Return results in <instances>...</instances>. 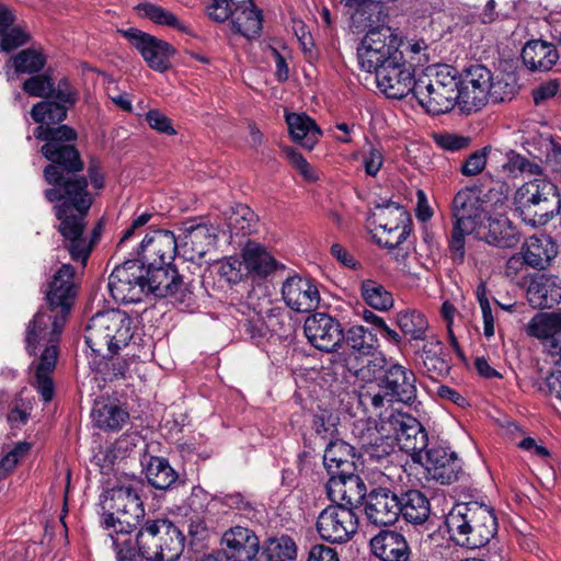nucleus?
Masks as SVG:
<instances>
[{
    "instance_id": "obj_45",
    "label": "nucleus",
    "mask_w": 561,
    "mask_h": 561,
    "mask_svg": "<svg viewBox=\"0 0 561 561\" xmlns=\"http://www.w3.org/2000/svg\"><path fill=\"white\" fill-rule=\"evenodd\" d=\"M248 2L249 0H211L207 7V12L209 18L217 23L230 20V23L240 25L239 15L247 13V11H240V9Z\"/></svg>"
},
{
    "instance_id": "obj_37",
    "label": "nucleus",
    "mask_w": 561,
    "mask_h": 561,
    "mask_svg": "<svg viewBox=\"0 0 561 561\" xmlns=\"http://www.w3.org/2000/svg\"><path fill=\"white\" fill-rule=\"evenodd\" d=\"M424 342L421 358L424 368L430 374L431 378H438L447 375L450 369V365L446 358L447 353L443 343L435 336H431Z\"/></svg>"
},
{
    "instance_id": "obj_24",
    "label": "nucleus",
    "mask_w": 561,
    "mask_h": 561,
    "mask_svg": "<svg viewBox=\"0 0 561 561\" xmlns=\"http://www.w3.org/2000/svg\"><path fill=\"white\" fill-rule=\"evenodd\" d=\"M365 514L369 523L375 526L393 524L400 515L398 495L387 488L374 489L367 495Z\"/></svg>"
},
{
    "instance_id": "obj_43",
    "label": "nucleus",
    "mask_w": 561,
    "mask_h": 561,
    "mask_svg": "<svg viewBox=\"0 0 561 561\" xmlns=\"http://www.w3.org/2000/svg\"><path fill=\"white\" fill-rule=\"evenodd\" d=\"M148 482L156 489L167 490L178 479V474L164 458L152 457L146 469Z\"/></svg>"
},
{
    "instance_id": "obj_13",
    "label": "nucleus",
    "mask_w": 561,
    "mask_h": 561,
    "mask_svg": "<svg viewBox=\"0 0 561 561\" xmlns=\"http://www.w3.org/2000/svg\"><path fill=\"white\" fill-rule=\"evenodd\" d=\"M358 518L350 507L330 505L318 516L317 530L323 540L345 542L357 530Z\"/></svg>"
},
{
    "instance_id": "obj_1",
    "label": "nucleus",
    "mask_w": 561,
    "mask_h": 561,
    "mask_svg": "<svg viewBox=\"0 0 561 561\" xmlns=\"http://www.w3.org/2000/svg\"><path fill=\"white\" fill-rule=\"evenodd\" d=\"M68 110L67 105L58 102L42 101L32 107L31 116L39 124L34 130V137L46 142L42 153L51 161L44 169L45 181L51 186L44 191V196L55 204L58 231L64 237L71 259L84 265L93 245L84 234L85 217L93 196L88 190L87 178L76 174L83 169L78 150L73 145L66 144L75 140L77 133L67 125L50 127L61 123Z\"/></svg>"
},
{
    "instance_id": "obj_26",
    "label": "nucleus",
    "mask_w": 561,
    "mask_h": 561,
    "mask_svg": "<svg viewBox=\"0 0 561 561\" xmlns=\"http://www.w3.org/2000/svg\"><path fill=\"white\" fill-rule=\"evenodd\" d=\"M222 543L228 559L233 561H252L260 550V540L249 528L236 526L222 536Z\"/></svg>"
},
{
    "instance_id": "obj_27",
    "label": "nucleus",
    "mask_w": 561,
    "mask_h": 561,
    "mask_svg": "<svg viewBox=\"0 0 561 561\" xmlns=\"http://www.w3.org/2000/svg\"><path fill=\"white\" fill-rule=\"evenodd\" d=\"M474 234L488 244L502 249L514 248L520 240L517 228L504 215L488 218V225L482 224Z\"/></svg>"
},
{
    "instance_id": "obj_33",
    "label": "nucleus",
    "mask_w": 561,
    "mask_h": 561,
    "mask_svg": "<svg viewBox=\"0 0 561 561\" xmlns=\"http://www.w3.org/2000/svg\"><path fill=\"white\" fill-rule=\"evenodd\" d=\"M285 118L293 140L308 150L313 149L322 134L316 122L305 113H289Z\"/></svg>"
},
{
    "instance_id": "obj_16",
    "label": "nucleus",
    "mask_w": 561,
    "mask_h": 561,
    "mask_svg": "<svg viewBox=\"0 0 561 561\" xmlns=\"http://www.w3.org/2000/svg\"><path fill=\"white\" fill-rule=\"evenodd\" d=\"M374 222L378 231L396 232L393 238L379 237L378 243L388 249H394L399 244H403L412 231L409 213L402 206L392 202L377 207V211L374 214Z\"/></svg>"
},
{
    "instance_id": "obj_56",
    "label": "nucleus",
    "mask_w": 561,
    "mask_h": 561,
    "mask_svg": "<svg viewBox=\"0 0 561 561\" xmlns=\"http://www.w3.org/2000/svg\"><path fill=\"white\" fill-rule=\"evenodd\" d=\"M385 161L383 150L380 146L368 144L362 153V165L366 175L375 178Z\"/></svg>"
},
{
    "instance_id": "obj_10",
    "label": "nucleus",
    "mask_w": 561,
    "mask_h": 561,
    "mask_svg": "<svg viewBox=\"0 0 561 561\" xmlns=\"http://www.w3.org/2000/svg\"><path fill=\"white\" fill-rule=\"evenodd\" d=\"M145 265L138 260L125 261L108 277L112 297L123 304H135L145 296Z\"/></svg>"
},
{
    "instance_id": "obj_61",
    "label": "nucleus",
    "mask_w": 561,
    "mask_h": 561,
    "mask_svg": "<svg viewBox=\"0 0 561 561\" xmlns=\"http://www.w3.org/2000/svg\"><path fill=\"white\" fill-rule=\"evenodd\" d=\"M146 121L152 129L159 133L167 135L175 134V129L173 128L170 118L158 110H150L146 114Z\"/></svg>"
},
{
    "instance_id": "obj_62",
    "label": "nucleus",
    "mask_w": 561,
    "mask_h": 561,
    "mask_svg": "<svg viewBox=\"0 0 561 561\" xmlns=\"http://www.w3.org/2000/svg\"><path fill=\"white\" fill-rule=\"evenodd\" d=\"M307 561H340V559L335 549L325 545H316L310 549Z\"/></svg>"
},
{
    "instance_id": "obj_15",
    "label": "nucleus",
    "mask_w": 561,
    "mask_h": 561,
    "mask_svg": "<svg viewBox=\"0 0 561 561\" xmlns=\"http://www.w3.org/2000/svg\"><path fill=\"white\" fill-rule=\"evenodd\" d=\"M145 295L152 294L157 297H173L176 302L184 304L191 300V291L176 270L168 265H145Z\"/></svg>"
},
{
    "instance_id": "obj_59",
    "label": "nucleus",
    "mask_w": 561,
    "mask_h": 561,
    "mask_svg": "<svg viewBox=\"0 0 561 561\" xmlns=\"http://www.w3.org/2000/svg\"><path fill=\"white\" fill-rule=\"evenodd\" d=\"M489 150V147H484L470 153L461 165L460 171L462 175L476 176L480 174L486 165V157Z\"/></svg>"
},
{
    "instance_id": "obj_54",
    "label": "nucleus",
    "mask_w": 561,
    "mask_h": 561,
    "mask_svg": "<svg viewBox=\"0 0 561 561\" xmlns=\"http://www.w3.org/2000/svg\"><path fill=\"white\" fill-rule=\"evenodd\" d=\"M255 215L248 206H239L230 217L229 226L236 234H250L255 224Z\"/></svg>"
},
{
    "instance_id": "obj_22",
    "label": "nucleus",
    "mask_w": 561,
    "mask_h": 561,
    "mask_svg": "<svg viewBox=\"0 0 561 561\" xmlns=\"http://www.w3.org/2000/svg\"><path fill=\"white\" fill-rule=\"evenodd\" d=\"M328 497L332 503L352 511L362 504L367 490L363 479L352 471L331 476L325 484Z\"/></svg>"
},
{
    "instance_id": "obj_5",
    "label": "nucleus",
    "mask_w": 561,
    "mask_h": 561,
    "mask_svg": "<svg viewBox=\"0 0 561 561\" xmlns=\"http://www.w3.org/2000/svg\"><path fill=\"white\" fill-rule=\"evenodd\" d=\"M457 70L447 65L427 67L415 80L414 96L428 113L439 115L459 104Z\"/></svg>"
},
{
    "instance_id": "obj_8",
    "label": "nucleus",
    "mask_w": 561,
    "mask_h": 561,
    "mask_svg": "<svg viewBox=\"0 0 561 561\" xmlns=\"http://www.w3.org/2000/svg\"><path fill=\"white\" fill-rule=\"evenodd\" d=\"M454 226L449 239V250L454 261L462 262L465 257V238L476 233L486 218L484 202L476 188L460 190L451 204Z\"/></svg>"
},
{
    "instance_id": "obj_55",
    "label": "nucleus",
    "mask_w": 561,
    "mask_h": 561,
    "mask_svg": "<svg viewBox=\"0 0 561 561\" xmlns=\"http://www.w3.org/2000/svg\"><path fill=\"white\" fill-rule=\"evenodd\" d=\"M23 91L30 96L48 98L54 92V81L48 75L32 76L23 83Z\"/></svg>"
},
{
    "instance_id": "obj_2",
    "label": "nucleus",
    "mask_w": 561,
    "mask_h": 561,
    "mask_svg": "<svg viewBox=\"0 0 561 561\" xmlns=\"http://www.w3.org/2000/svg\"><path fill=\"white\" fill-rule=\"evenodd\" d=\"M73 276V267L62 264L46 291L48 306L37 311L26 330L25 342L30 354H34L38 345H45L35 368V387L46 402L54 396L50 375L56 367L59 336L76 296Z\"/></svg>"
},
{
    "instance_id": "obj_20",
    "label": "nucleus",
    "mask_w": 561,
    "mask_h": 561,
    "mask_svg": "<svg viewBox=\"0 0 561 561\" xmlns=\"http://www.w3.org/2000/svg\"><path fill=\"white\" fill-rule=\"evenodd\" d=\"M304 331L310 344L323 352L335 351L344 339L341 323L331 316L321 312L306 319Z\"/></svg>"
},
{
    "instance_id": "obj_34",
    "label": "nucleus",
    "mask_w": 561,
    "mask_h": 561,
    "mask_svg": "<svg viewBox=\"0 0 561 561\" xmlns=\"http://www.w3.org/2000/svg\"><path fill=\"white\" fill-rule=\"evenodd\" d=\"M354 458L355 448L344 440L336 439L327 445L323 462L331 476H337L353 470Z\"/></svg>"
},
{
    "instance_id": "obj_52",
    "label": "nucleus",
    "mask_w": 561,
    "mask_h": 561,
    "mask_svg": "<svg viewBox=\"0 0 561 561\" xmlns=\"http://www.w3.org/2000/svg\"><path fill=\"white\" fill-rule=\"evenodd\" d=\"M137 10L141 15L149 19L153 23L172 26L181 31H186L185 26L172 12L167 11L160 5L150 2H144L137 5Z\"/></svg>"
},
{
    "instance_id": "obj_47",
    "label": "nucleus",
    "mask_w": 561,
    "mask_h": 561,
    "mask_svg": "<svg viewBox=\"0 0 561 561\" xmlns=\"http://www.w3.org/2000/svg\"><path fill=\"white\" fill-rule=\"evenodd\" d=\"M397 323L402 333L410 336L411 340H427L426 331L428 329V322L421 312L416 310L400 312L397 318Z\"/></svg>"
},
{
    "instance_id": "obj_9",
    "label": "nucleus",
    "mask_w": 561,
    "mask_h": 561,
    "mask_svg": "<svg viewBox=\"0 0 561 561\" xmlns=\"http://www.w3.org/2000/svg\"><path fill=\"white\" fill-rule=\"evenodd\" d=\"M401 39L389 27L370 30L357 47V59L362 70L375 73L387 64H394L402 54Z\"/></svg>"
},
{
    "instance_id": "obj_63",
    "label": "nucleus",
    "mask_w": 561,
    "mask_h": 561,
    "mask_svg": "<svg viewBox=\"0 0 561 561\" xmlns=\"http://www.w3.org/2000/svg\"><path fill=\"white\" fill-rule=\"evenodd\" d=\"M220 503L229 508L238 511H247L251 508L250 502L242 493L233 492L225 494L220 497Z\"/></svg>"
},
{
    "instance_id": "obj_57",
    "label": "nucleus",
    "mask_w": 561,
    "mask_h": 561,
    "mask_svg": "<svg viewBox=\"0 0 561 561\" xmlns=\"http://www.w3.org/2000/svg\"><path fill=\"white\" fill-rule=\"evenodd\" d=\"M434 142L442 149L447 151H459L470 146L471 138L458 135L456 133H435L433 135Z\"/></svg>"
},
{
    "instance_id": "obj_38",
    "label": "nucleus",
    "mask_w": 561,
    "mask_h": 561,
    "mask_svg": "<svg viewBox=\"0 0 561 561\" xmlns=\"http://www.w3.org/2000/svg\"><path fill=\"white\" fill-rule=\"evenodd\" d=\"M161 522L163 519L148 520L139 530L136 538L138 551L135 550V552L140 561L142 558L148 561H159Z\"/></svg>"
},
{
    "instance_id": "obj_44",
    "label": "nucleus",
    "mask_w": 561,
    "mask_h": 561,
    "mask_svg": "<svg viewBox=\"0 0 561 561\" xmlns=\"http://www.w3.org/2000/svg\"><path fill=\"white\" fill-rule=\"evenodd\" d=\"M360 294L365 302L379 311H387L393 306V297L386 287L373 279H364L360 284Z\"/></svg>"
},
{
    "instance_id": "obj_4",
    "label": "nucleus",
    "mask_w": 561,
    "mask_h": 561,
    "mask_svg": "<svg viewBox=\"0 0 561 561\" xmlns=\"http://www.w3.org/2000/svg\"><path fill=\"white\" fill-rule=\"evenodd\" d=\"M450 539L458 546L477 549L485 546L497 533L492 507L479 503H458L446 517Z\"/></svg>"
},
{
    "instance_id": "obj_29",
    "label": "nucleus",
    "mask_w": 561,
    "mask_h": 561,
    "mask_svg": "<svg viewBox=\"0 0 561 561\" xmlns=\"http://www.w3.org/2000/svg\"><path fill=\"white\" fill-rule=\"evenodd\" d=\"M527 297L534 308H552L561 302V279L553 275H539L530 282Z\"/></svg>"
},
{
    "instance_id": "obj_7",
    "label": "nucleus",
    "mask_w": 561,
    "mask_h": 561,
    "mask_svg": "<svg viewBox=\"0 0 561 561\" xmlns=\"http://www.w3.org/2000/svg\"><path fill=\"white\" fill-rule=\"evenodd\" d=\"M514 205L526 224L534 227L543 226L560 213L561 197L553 183L545 179H535L516 190Z\"/></svg>"
},
{
    "instance_id": "obj_39",
    "label": "nucleus",
    "mask_w": 561,
    "mask_h": 561,
    "mask_svg": "<svg viewBox=\"0 0 561 561\" xmlns=\"http://www.w3.org/2000/svg\"><path fill=\"white\" fill-rule=\"evenodd\" d=\"M161 535L159 545V561H175L184 549V536L171 522H161Z\"/></svg>"
},
{
    "instance_id": "obj_12",
    "label": "nucleus",
    "mask_w": 561,
    "mask_h": 561,
    "mask_svg": "<svg viewBox=\"0 0 561 561\" xmlns=\"http://www.w3.org/2000/svg\"><path fill=\"white\" fill-rule=\"evenodd\" d=\"M389 424L394 432L399 448L411 456L413 462L423 463V451L431 446L427 433L413 416L404 413L391 414Z\"/></svg>"
},
{
    "instance_id": "obj_40",
    "label": "nucleus",
    "mask_w": 561,
    "mask_h": 561,
    "mask_svg": "<svg viewBox=\"0 0 561 561\" xmlns=\"http://www.w3.org/2000/svg\"><path fill=\"white\" fill-rule=\"evenodd\" d=\"M95 425L105 431H119L128 422V412L114 402L98 404L92 411Z\"/></svg>"
},
{
    "instance_id": "obj_64",
    "label": "nucleus",
    "mask_w": 561,
    "mask_h": 561,
    "mask_svg": "<svg viewBox=\"0 0 561 561\" xmlns=\"http://www.w3.org/2000/svg\"><path fill=\"white\" fill-rule=\"evenodd\" d=\"M546 386L549 393L561 401V368L553 370L546 378Z\"/></svg>"
},
{
    "instance_id": "obj_35",
    "label": "nucleus",
    "mask_w": 561,
    "mask_h": 561,
    "mask_svg": "<svg viewBox=\"0 0 561 561\" xmlns=\"http://www.w3.org/2000/svg\"><path fill=\"white\" fill-rule=\"evenodd\" d=\"M400 515L414 525L426 522L431 514V505L426 495L419 490H408L398 496Z\"/></svg>"
},
{
    "instance_id": "obj_6",
    "label": "nucleus",
    "mask_w": 561,
    "mask_h": 561,
    "mask_svg": "<svg viewBox=\"0 0 561 561\" xmlns=\"http://www.w3.org/2000/svg\"><path fill=\"white\" fill-rule=\"evenodd\" d=\"M134 335L133 320L125 312L111 309L95 313L85 328L84 340L87 345L95 354L105 356L117 354L127 346Z\"/></svg>"
},
{
    "instance_id": "obj_30",
    "label": "nucleus",
    "mask_w": 561,
    "mask_h": 561,
    "mask_svg": "<svg viewBox=\"0 0 561 561\" xmlns=\"http://www.w3.org/2000/svg\"><path fill=\"white\" fill-rule=\"evenodd\" d=\"M557 253V244L546 234L528 238L522 250L525 264L536 270L546 268Z\"/></svg>"
},
{
    "instance_id": "obj_36",
    "label": "nucleus",
    "mask_w": 561,
    "mask_h": 561,
    "mask_svg": "<svg viewBox=\"0 0 561 561\" xmlns=\"http://www.w3.org/2000/svg\"><path fill=\"white\" fill-rule=\"evenodd\" d=\"M362 456L370 463L388 462L393 453V439L380 435L378 432L368 430L360 438Z\"/></svg>"
},
{
    "instance_id": "obj_17",
    "label": "nucleus",
    "mask_w": 561,
    "mask_h": 561,
    "mask_svg": "<svg viewBox=\"0 0 561 561\" xmlns=\"http://www.w3.org/2000/svg\"><path fill=\"white\" fill-rule=\"evenodd\" d=\"M179 251L178 239L170 230L154 229L146 233L137 255L142 265H168Z\"/></svg>"
},
{
    "instance_id": "obj_3",
    "label": "nucleus",
    "mask_w": 561,
    "mask_h": 561,
    "mask_svg": "<svg viewBox=\"0 0 561 561\" xmlns=\"http://www.w3.org/2000/svg\"><path fill=\"white\" fill-rule=\"evenodd\" d=\"M108 507L104 518L107 539L116 552L117 561H140L135 552L131 533L145 516V508L131 485H119L110 491Z\"/></svg>"
},
{
    "instance_id": "obj_60",
    "label": "nucleus",
    "mask_w": 561,
    "mask_h": 561,
    "mask_svg": "<svg viewBox=\"0 0 561 561\" xmlns=\"http://www.w3.org/2000/svg\"><path fill=\"white\" fill-rule=\"evenodd\" d=\"M50 96H54L61 105H67L68 108L78 100V94L67 78H62L58 81Z\"/></svg>"
},
{
    "instance_id": "obj_25",
    "label": "nucleus",
    "mask_w": 561,
    "mask_h": 561,
    "mask_svg": "<svg viewBox=\"0 0 561 561\" xmlns=\"http://www.w3.org/2000/svg\"><path fill=\"white\" fill-rule=\"evenodd\" d=\"M416 378L412 370L402 365L393 364L385 373L381 388L389 396V401L412 404L416 399Z\"/></svg>"
},
{
    "instance_id": "obj_48",
    "label": "nucleus",
    "mask_w": 561,
    "mask_h": 561,
    "mask_svg": "<svg viewBox=\"0 0 561 561\" xmlns=\"http://www.w3.org/2000/svg\"><path fill=\"white\" fill-rule=\"evenodd\" d=\"M262 556L267 561L294 560L297 557V546L288 536L270 538L263 546Z\"/></svg>"
},
{
    "instance_id": "obj_58",
    "label": "nucleus",
    "mask_w": 561,
    "mask_h": 561,
    "mask_svg": "<svg viewBox=\"0 0 561 561\" xmlns=\"http://www.w3.org/2000/svg\"><path fill=\"white\" fill-rule=\"evenodd\" d=\"M243 261L237 256H228L218 262V274L229 283H239L243 273Z\"/></svg>"
},
{
    "instance_id": "obj_46",
    "label": "nucleus",
    "mask_w": 561,
    "mask_h": 561,
    "mask_svg": "<svg viewBox=\"0 0 561 561\" xmlns=\"http://www.w3.org/2000/svg\"><path fill=\"white\" fill-rule=\"evenodd\" d=\"M247 11V13L239 15L240 25L234 23H230L231 28L234 33L244 36L245 38L252 39L260 36L262 31V14L252 0H249L248 3L242 5L240 11Z\"/></svg>"
},
{
    "instance_id": "obj_14",
    "label": "nucleus",
    "mask_w": 561,
    "mask_h": 561,
    "mask_svg": "<svg viewBox=\"0 0 561 561\" xmlns=\"http://www.w3.org/2000/svg\"><path fill=\"white\" fill-rule=\"evenodd\" d=\"M375 72L377 88L391 99H402L410 92L414 94L415 77L412 66L409 65L403 53L394 60Z\"/></svg>"
},
{
    "instance_id": "obj_51",
    "label": "nucleus",
    "mask_w": 561,
    "mask_h": 561,
    "mask_svg": "<svg viewBox=\"0 0 561 561\" xmlns=\"http://www.w3.org/2000/svg\"><path fill=\"white\" fill-rule=\"evenodd\" d=\"M32 39V35L25 24L15 23L8 27L0 35V50L11 53L22 46H25Z\"/></svg>"
},
{
    "instance_id": "obj_32",
    "label": "nucleus",
    "mask_w": 561,
    "mask_h": 561,
    "mask_svg": "<svg viewBox=\"0 0 561 561\" xmlns=\"http://www.w3.org/2000/svg\"><path fill=\"white\" fill-rule=\"evenodd\" d=\"M241 254L247 274L256 277H266L277 267L276 260L266 248L260 243L249 241L242 249Z\"/></svg>"
},
{
    "instance_id": "obj_21",
    "label": "nucleus",
    "mask_w": 561,
    "mask_h": 561,
    "mask_svg": "<svg viewBox=\"0 0 561 561\" xmlns=\"http://www.w3.org/2000/svg\"><path fill=\"white\" fill-rule=\"evenodd\" d=\"M428 476L440 484H451L459 479L462 473V466L456 453L449 448L432 444L425 453V462L423 463Z\"/></svg>"
},
{
    "instance_id": "obj_19",
    "label": "nucleus",
    "mask_w": 561,
    "mask_h": 561,
    "mask_svg": "<svg viewBox=\"0 0 561 561\" xmlns=\"http://www.w3.org/2000/svg\"><path fill=\"white\" fill-rule=\"evenodd\" d=\"M119 32L140 53L151 69L162 72L170 67V57L174 49L167 42L135 27Z\"/></svg>"
},
{
    "instance_id": "obj_23",
    "label": "nucleus",
    "mask_w": 561,
    "mask_h": 561,
    "mask_svg": "<svg viewBox=\"0 0 561 561\" xmlns=\"http://www.w3.org/2000/svg\"><path fill=\"white\" fill-rule=\"evenodd\" d=\"M280 293L285 305L296 312H310L319 306L320 294L310 278L297 274L288 276Z\"/></svg>"
},
{
    "instance_id": "obj_18",
    "label": "nucleus",
    "mask_w": 561,
    "mask_h": 561,
    "mask_svg": "<svg viewBox=\"0 0 561 561\" xmlns=\"http://www.w3.org/2000/svg\"><path fill=\"white\" fill-rule=\"evenodd\" d=\"M178 239L179 253L186 260H201L217 240V230L204 222L187 221Z\"/></svg>"
},
{
    "instance_id": "obj_53",
    "label": "nucleus",
    "mask_w": 561,
    "mask_h": 561,
    "mask_svg": "<svg viewBox=\"0 0 561 561\" xmlns=\"http://www.w3.org/2000/svg\"><path fill=\"white\" fill-rule=\"evenodd\" d=\"M490 101L502 103L512 100L516 92V83L511 76L491 77Z\"/></svg>"
},
{
    "instance_id": "obj_49",
    "label": "nucleus",
    "mask_w": 561,
    "mask_h": 561,
    "mask_svg": "<svg viewBox=\"0 0 561 561\" xmlns=\"http://www.w3.org/2000/svg\"><path fill=\"white\" fill-rule=\"evenodd\" d=\"M502 171L512 178H517L523 173L539 175L542 173V167L538 161L529 160L511 150L506 153V161L502 164Z\"/></svg>"
},
{
    "instance_id": "obj_42",
    "label": "nucleus",
    "mask_w": 561,
    "mask_h": 561,
    "mask_svg": "<svg viewBox=\"0 0 561 561\" xmlns=\"http://www.w3.org/2000/svg\"><path fill=\"white\" fill-rule=\"evenodd\" d=\"M343 341L360 356L371 355L378 347L377 335L363 325L351 327L344 334Z\"/></svg>"
},
{
    "instance_id": "obj_41",
    "label": "nucleus",
    "mask_w": 561,
    "mask_h": 561,
    "mask_svg": "<svg viewBox=\"0 0 561 561\" xmlns=\"http://www.w3.org/2000/svg\"><path fill=\"white\" fill-rule=\"evenodd\" d=\"M526 333L538 340H550L561 333V312H540L526 325Z\"/></svg>"
},
{
    "instance_id": "obj_28",
    "label": "nucleus",
    "mask_w": 561,
    "mask_h": 561,
    "mask_svg": "<svg viewBox=\"0 0 561 561\" xmlns=\"http://www.w3.org/2000/svg\"><path fill=\"white\" fill-rule=\"evenodd\" d=\"M370 548L382 561H408L410 557L404 536L393 530H381L370 540Z\"/></svg>"
},
{
    "instance_id": "obj_11",
    "label": "nucleus",
    "mask_w": 561,
    "mask_h": 561,
    "mask_svg": "<svg viewBox=\"0 0 561 561\" xmlns=\"http://www.w3.org/2000/svg\"><path fill=\"white\" fill-rule=\"evenodd\" d=\"M492 72L483 65L470 66L458 83L459 106L466 113L480 111L490 101Z\"/></svg>"
},
{
    "instance_id": "obj_31",
    "label": "nucleus",
    "mask_w": 561,
    "mask_h": 561,
    "mask_svg": "<svg viewBox=\"0 0 561 561\" xmlns=\"http://www.w3.org/2000/svg\"><path fill=\"white\" fill-rule=\"evenodd\" d=\"M522 58L529 70L548 71L558 61L559 54L553 44L541 39H533L523 47Z\"/></svg>"
},
{
    "instance_id": "obj_50",
    "label": "nucleus",
    "mask_w": 561,
    "mask_h": 561,
    "mask_svg": "<svg viewBox=\"0 0 561 561\" xmlns=\"http://www.w3.org/2000/svg\"><path fill=\"white\" fill-rule=\"evenodd\" d=\"M18 73H37L46 64L45 56L34 49H23L16 55L12 56L9 60Z\"/></svg>"
}]
</instances>
